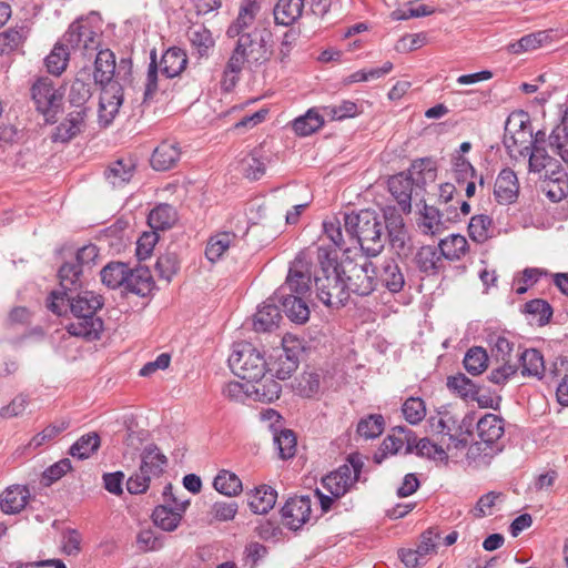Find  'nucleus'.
I'll list each match as a JSON object with an SVG mask.
<instances>
[{"label":"nucleus","mask_w":568,"mask_h":568,"mask_svg":"<svg viewBox=\"0 0 568 568\" xmlns=\"http://www.w3.org/2000/svg\"><path fill=\"white\" fill-rule=\"evenodd\" d=\"M91 83L84 79L77 77L70 88L69 100L78 110L85 109L84 104L91 98Z\"/></svg>","instance_id":"nucleus-58"},{"label":"nucleus","mask_w":568,"mask_h":568,"mask_svg":"<svg viewBox=\"0 0 568 568\" xmlns=\"http://www.w3.org/2000/svg\"><path fill=\"white\" fill-rule=\"evenodd\" d=\"M229 366L234 375L247 382H258L267 372V361L261 351L250 343H239L229 356Z\"/></svg>","instance_id":"nucleus-7"},{"label":"nucleus","mask_w":568,"mask_h":568,"mask_svg":"<svg viewBox=\"0 0 568 568\" xmlns=\"http://www.w3.org/2000/svg\"><path fill=\"white\" fill-rule=\"evenodd\" d=\"M351 463L352 466L343 465L322 480L323 486L335 498L344 496L358 479L362 465L354 463L353 459Z\"/></svg>","instance_id":"nucleus-17"},{"label":"nucleus","mask_w":568,"mask_h":568,"mask_svg":"<svg viewBox=\"0 0 568 568\" xmlns=\"http://www.w3.org/2000/svg\"><path fill=\"white\" fill-rule=\"evenodd\" d=\"M65 313L68 307L75 320L71 322L67 329L73 336L83 337L87 341L99 339L103 331V321L95 316L98 310L103 306V300L100 295L91 291H82L67 294Z\"/></svg>","instance_id":"nucleus-2"},{"label":"nucleus","mask_w":568,"mask_h":568,"mask_svg":"<svg viewBox=\"0 0 568 568\" xmlns=\"http://www.w3.org/2000/svg\"><path fill=\"white\" fill-rule=\"evenodd\" d=\"M339 272L344 277L346 293L358 296H368L372 294L377 284V270L375 265L365 260L364 263H355L351 258L339 262Z\"/></svg>","instance_id":"nucleus-9"},{"label":"nucleus","mask_w":568,"mask_h":568,"mask_svg":"<svg viewBox=\"0 0 568 568\" xmlns=\"http://www.w3.org/2000/svg\"><path fill=\"white\" fill-rule=\"evenodd\" d=\"M549 145L566 163H568V110L562 115L561 123L549 135Z\"/></svg>","instance_id":"nucleus-41"},{"label":"nucleus","mask_w":568,"mask_h":568,"mask_svg":"<svg viewBox=\"0 0 568 568\" xmlns=\"http://www.w3.org/2000/svg\"><path fill=\"white\" fill-rule=\"evenodd\" d=\"M432 432L447 437V449H463L467 446V438L462 430V425L449 412L438 413L429 418Z\"/></svg>","instance_id":"nucleus-16"},{"label":"nucleus","mask_w":568,"mask_h":568,"mask_svg":"<svg viewBox=\"0 0 568 568\" xmlns=\"http://www.w3.org/2000/svg\"><path fill=\"white\" fill-rule=\"evenodd\" d=\"M87 109L70 112L67 118L54 129L51 140L54 143H68L82 130Z\"/></svg>","instance_id":"nucleus-21"},{"label":"nucleus","mask_w":568,"mask_h":568,"mask_svg":"<svg viewBox=\"0 0 568 568\" xmlns=\"http://www.w3.org/2000/svg\"><path fill=\"white\" fill-rule=\"evenodd\" d=\"M410 175L399 173L388 180V190L404 212H409L413 196H419L424 184L434 181L436 168L430 159L414 161Z\"/></svg>","instance_id":"nucleus-5"},{"label":"nucleus","mask_w":568,"mask_h":568,"mask_svg":"<svg viewBox=\"0 0 568 568\" xmlns=\"http://www.w3.org/2000/svg\"><path fill=\"white\" fill-rule=\"evenodd\" d=\"M255 385H251V396L255 400L263 403H272L277 399L282 392V386L278 382L273 378H266L263 381L254 382Z\"/></svg>","instance_id":"nucleus-48"},{"label":"nucleus","mask_w":568,"mask_h":568,"mask_svg":"<svg viewBox=\"0 0 568 568\" xmlns=\"http://www.w3.org/2000/svg\"><path fill=\"white\" fill-rule=\"evenodd\" d=\"M70 50L63 42L58 41L51 52L45 57L44 64L49 73L60 75L68 67Z\"/></svg>","instance_id":"nucleus-44"},{"label":"nucleus","mask_w":568,"mask_h":568,"mask_svg":"<svg viewBox=\"0 0 568 568\" xmlns=\"http://www.w3.org/2000/svg\"><path fill=\"white\" fill-rule=\"evenodd\" d=\"M378 278L383 286L390 293H399L405 285V276L398 263L394 258H386L383 261Z\"/></svg>","instance_id":"nucleus-26"},{"label":"nucleus","mask_w":568,"mask_h":568,"mask_svg":"<svg viewBox=\"0 0 568 568\" xmlns=\"http://www.w3.org/2000/svg\"><path fill=\"white\" fill-rule=\"evenodd\" d=\"M297 346L290 347L284 339L282 346L273 349L267 361V372L277 379L285 381L297 369L300 358Z\"/></svg>","instance_id":"nucleus-15"},{"label":"nucleus","mask_w":568,"mask_h":568,"mask_svg":"<svg viewBox=\"0 0 568 568\" xmlns=\"http://www.w3.org/2000/svg\"><path fill=\"white\" fill-rule=\"evenodd\" d=\"M416 438L414 433L406 427H396L393 434L384 438L381 450L382 457L387 454L395 455L405 448V453H409L413 448Z\"/></svg>","instance_id":"nucleus-23"},{"label":"nucleus","mask_w":568,"mask_h":568,"mask_svg":"<svg viewBox=\"0 0 568 568\" xmlns=\"http://www.w3.org/2000/svg\"><path fill=\"white\" fill-rule=\"evenodd\" d=\"M384 428V417L381 414H371L358 422L356 432L365 439H374L382 435Z\"/></svg>","instance_id":"nucleus-55"},{"label":"nucleus","mask_w":568,"mask_h":568,"mask_svg":"<svg viewBox=\"0 0 568 568\" xmlns=\"http://www.w3.org/2000/svg\"><path fill=\"white\" fill-rule=\"evenodd\" d=\"M168 459L164 454H162L159 447L154 444L148 445L144 447L141 454V465L140 468L145 475H150L152 477H159L166 466Z\"/></svg>","instance_id":"nucleus-30"},{"label":"nucleus","mask_w":568,"mask_h":568,"mask_svg":"<svg viewBox=\"0 0 568 568\" xmlns=\"http://www.w3.org/2000/svg\"><path fill=\"white\" fill-rule=\"evenodd\" d=\"M172 489L171 484L164 487L163 497L165 505L155 507L152 514L154 525L165 531H173L178 528L182 519V513H184L189 505V501H179L174 497Z\"/></svg>","instance_id":"nucleus-14"},{"label":"nucleus","mask_w":568,"mask_h":568,"mask_svg":"<svg viewBox=\"0 0 568 568\" xmlns=\"http://www.w3.org/2000/svg\"><path fill=\"white\" fill-rule=\"evenodd\" d=\"M236 239V234L230 231L217 232L210 236L205 247L206 258L212 263L221 260L224 253L235 244Z\"/></svg>","instance_id":"nucleus-33"},{"label":"nucleus","mask_w":568,"mask_h":568,"mask_svg":"<svg viewBox=\"0 0 568 568\" xmlns=\"http://www.w3.org/2000/svg\"><path fill=\"white\" fill-rule=\"evenodd\" d=\"M519 193V183L516 173L509 169H503L495 181L494 195L499 204L514 203Z\"/></svg>","instance_id":"nucleus-20"},{"label":"nucleus","mask_w":568,"mask_h":568,"mask_svg":"<svg viewBox=\"0 0 568 568\" xmlns=\"http://www.w3.org/2000/svg\"><path fill=\"white\" fill-rule=\"evenodd\" d=\"M294 389L302 397H315L321 390V375L317 372H304L296 378Z\"/></svg>","instance_id":"nucleus-51"},{"label":"nucleus","mask_w":568,"mask_h":568,"mask_svg":"<svg viewBox=\"0 0 568 568\" xmlns=\"http://www.w3.org/2000/svg\"><path fill=\"white\" fill-rule=\"evenodd\" d=\"M150 64L146 74L144 98L150 99L158 91V71L168 78L178 77L187 64L186 53L176 47L169 48L162 55L160 64L156 62V51L150 52Z\"/></svg>","instance_id":"nucleus-8"},{"label":"nucleus","mask_w":568,"mask_h":568,"mask_svg":"<svg viewBox=\"0 0 568 568\" xmlns=\"http://www.w3.org/2000/svg\"><path fill=\"white\" fill-rule=\"evenodd\" d=\"M479 439L489 444L500 445L499 439L505 434V420L495 414H485L476 425Z\"/></svg>","instance_id":"nucleus-24"},{"label":"nucleus","mask_w":568,"mask_h":568,"mask_svg":"<svg viewBox=\"0 0 568 568\" xmlns=\"http://www.w3.org/2000/svg\"><path fill=\"white\" fill-rule=\"evenodd\" d=\"M519 153L529 155V171L539 173L545 170L546 175L549 171L555 173L552 168L557 166V161L549 156L544 148L539 145L525 146L519 150Z\"/></svg>","instance_id":"nucleus-36"},{"label":"nucleus","mask_w":568,"mask_h":568,"mask_svg":"<svg viewBox=\"0 0 568 568\" xmlns=\"http://www.w3.org/2000/svg\"><path fill=\"white\" fill-rule=\"evenodd\" d=\"M176 220V212L170 204L163 203L155 206L148 215V223L153 230L170 229Z\"/></svg>","instance_id":"nucleus-45"},{"label":"nucleus","mask_w":568,"mask_h":568,"mask_svg":"<svg viewBox=\"0 0 568 568\" xmlns=\"http://www.w3.org/2000/svg\"><path fill=\"white\" fill-rule=\"evenodd\" d=\"M324 116L316 109H310L304 115L294 120L293 129L296 134L307 136L323 126Z\"/></svg>","instance_id":"nucleus-46"},{"label":"nucleus","mask_w":568,"mask_h":568,"mask_svg":"<svg viewBox=\"0 0 568 568\" xmlns=\"http://www.w3.org/2000/svg\"><path fill=\"white\" fill-rule=\"evenodd\" d=\"M442 255L449 261L462 260L469 251V245L464 235L450 234L439 242Z\"/></svg>","instance_id":"nucleus-38"},{"label":"nucleus","mask_w":568,"mask_h":568,"mask_svg":"<svg viewBox=\"0 0 568 568\" xmlns=\"http://www.w3.org/2000/svg\"><path fill=\"white\" fill-rule=\"evenodd\" d=\"M312 514V504L308 496L290 498L281 509L283 524L291 530H298L305 525Z\"/></svg>","instance_id":"nucleus-18"},{"label":"nucleus","mask_w":568,"mask_h":568,"mask_svg":"<svg viewBox=\"0 0 568 568\" xmlns=\"http://www.w3.org/2000/svg\"><path fill=\"white\" fill-rule=\"evenodd\" d=\"M346 233L359 244L366 256L375 257L384 248V224L377 212L361 210L344 215Z\"/></svg>","instance_id":"nucleus-4"},{"label":"nucleus","mask_w":568,"mask_h":568,"mask_svg":"<svg viewBox=\"0 0 568 568\" xmlns=\"http://www.w3.org/2000/svg\"><path fill=\"white\" fill-rule=\"evenodd\" d=\"M133 169L131 161L118 160L108 166L104 176L113 187H120L131 180Z\"/></svg>","instance_id":"nucleus-42"},{"label":"nucleus","mask_w":568,"mask_h":568,"mask_svg":"<svg viewBox=\"0 0 568 568\" xmlns=\"http://www.w3.org/2000/svg\"><path fill=\"white\" fill-rule=\"evenodd\" d=\"M312 262L306 253L300 252L291 263L285 283L275 292L273 301L281 303L286 316L297 324L310 317L304 300L311 288Z\"/></svg>","instance_id":"nucleus-1"},{"label":"nucleus","mask_w":568,"mask_h":568,"mask_svg":"<svg viewBox=\"0 0 568 568\" xmlns=\"http://www.w3.org/2000/svg\"><path fill=\"white\" fill-rule=\"evenodd\" d=\"M470 239L477 243H485L494 235L493 220L486 214L474 215L468 224Z\"/></svg>","instance_id":"nucleus-43"},{"label":"nucleus","mask_w":568,"mask_h":568,"mask_svg":"<svg viewBox=\"0 0 568 568\" xmlns=\"http://www.w3.org/2000/svg\"><path fill=\"white\" fill-rule=\"evenodd\" d=\"M60 42L70 51H80L82 54L93 52L99 47V36L87 18L72 22Z\"/></svg>","instance_id":"nucleus-12"},{"label":"nucleus","mask_w":568,"mask_h":568,"mask_svg":"<svg viewBox=\"0 0 568 568\" xmlns=\"http://www.w3.org/2000/svg\"><path fill=\"white\" fill-rule=\"evenodd\" d=\"M447 387L463 399L474 400L478 394L477 385L466 375L459 373L447 378Z\"/></svg>","instance_id":"nucleus-50"},{"label":"nucleus","mask_w":568,"mask_h":568,"mask_svg":"<svg viewBox=\"0 0 568 568\" xmlns=\"http://www.w3.org/2000/svg\"><path fill=\"white\" fill-rule=\"evenodd\" d=\"M155 268L161 278L171 281L180 270V260L175 253L168 252L159 256Z\"/></svg>","instance_id":"nucleus-62"},{"label":"nucleus","mask_w":568,"mask_h":568,"mask_svg":"<svg viewBox=\"0 0 568 568\" xmlns=\"http://www.w3.org/2000/svg\"><path fill=\"white\" fill-rule=\"evenodd\" d=\"M514 343L504 336H495L490 338L491 356L501 363H511V353Z\"/></svg>","instance_id":"nucleus-63"},{"label":"nucleus","mask_w":568,"mask_h":568,"mask_svg":"<svg viewBox=\"0 0 568 568\" xmlns=\"http://www.w3.org/2000/svg\"><path fill=\"white\" fill-rule=\"evenodd\" d=\"M418 227L423 234L436 235L442 233L446 229V225L439 210L435 206L425 204L420 212Z\"/></svg>","instance_id":"nucleus-39"},{"label":"nucleus","mask_w":568,"mask_h":568,"mask_svg":"<svg viewBox=\"0 0 568 568\" xmlns=\"http://www.w3.org/2000/svg\"><path fill=\"white\" fill-rule=\"evenodd\" d=\"M181 149L175 141H163L154 150L151 165L156 171H168L180 160Z\"/></svg>","instance_id":"nucleus-22"},{"label":"nucleus","mask_w":568,"mask_h":568,"mask_svg":"<svg viewBox=\"0 0 568 568\" xmlns=\"http://www.w3.org/2000/svg\"><path fill=\"white\" fill-rule=\"evenodd\" d=\"M100 436L92 432L82 435L71 447L70 455L79 459H87L93 455L100 447Z\"/></svg>","instance_id":"nucleus-49"},{"label":"nucleus","mask_w":568,"mask_h":568,"mask_svg":"<svg viewBox=\"0 0 568 568\" xmlns=\"http://www.w3.org/2000/svg\"><path fill=\"white\" fill-rule=\"evenodd\" d=\"M501 449V445L489 444L479 439L469 445L466 456L468 462L475 464L477 467L488 466Z\"/></svg>","instance_id":"nucleus-34"},{"label":"nucleus","mask_w":568,"mask_h":568,"mask_svg":"<svg viewBox=\"0 0 568 568\" xmlns=\"http://www.w3.org/2000/svg\"><path fill=\"white\" fill-rule=\"evenodd\" d=\"M32 100L45 122H54L61 109L63 94L49 78L38 79L31 88Z\"/></svg>","instance_id":"nucleus-11"},{"label":"nucleus","mask_w":568,"mask_h":568,"mask_svg":"<svg viewBox=\"0 0 568 568\" xmlns=\"http://www.w3.org/2000/svg\"><path fill=\"white\" fill-rule=\"evenodd\" d=\"M440 538L439 532L429 528L420 535L419 542L417 545V554H419L425 561L427 557L437 552V540Z\"/></svg>","instance_id":"nucleus-64"},{"label":"nucleus","mask_w":568,"mask_h":568,"mask_svg":"<svg viewBox=\"0 0 568 568\" xmlns=\"http://www.w3.org/2000/svg\"><path fill=\"white\" fill-rule=\"evenodd\" d=\"M442 257L444 256L440 251L438 252L437 247L425 245L417 251L415 255V263L422 273L435 275L443 266Z\"/></svg>","instance_id":"nucleus-32"},{"label":"nucleus","mask_w":568,"mask_h":568,"mask_svg":"<svg viewBox=\"0 0 568 568\" xmlns=\"http://www.w3.org/2000/svg\"><path fill=\"white\" fill-rule=\"evenodd\" d=\"M258 10L260 6L255 0H244V4L241 6L237 18L229 26L226 30L227 37L240 38L242 34H244V30L253 23Z\"/></svg>","instance_id":"nucleus-29"},{"label":"nucleus","mask_w":568,"mask_h":568,"mask_svg":"<svg viewBox=\"0 0 568 568\" xmlns=\"http://www.w3.org/2000/svg\"><path fill=\"white\" fill-rule=\"evenodd\" d=\"M488 366V355L485 348L474 346L469 348L464 357L465 369L476 376L486 371Z\"/></svg>","instance_id":"nucleus-53"},{"label":"nucleus","mask_w":568,"mask_h":568,"mask_svg":"<svg viewBox=\"0 0 568 568\" xmlns=\"http://www.w3.org/2000/svg\"><path fill=\"white\" fill-rule=\"evenodd\" d=\"M213 486L225 496H236L242 491L241 479L229 470H221L214 478Z\"/></svg>","instance_id":"nucleus-54"},{"label":"nucleus","mask_w":568,"mask_h":568,"mask_svg":"<svg viewBox=\"0 0 568 568\" xmlns=\"http://www.w3.org/2000/svg\"><path fill=\"white\" fill-rule=\"evenodd\" d=\"M523 376L542 378L546 372L545 361L541 353L536 348L525 349L520 355Z\"/></svg>","instance_id":"nucleus-40"},{"label":"nucleus","mask_w":568,"mask_h":568,"mask_svg":"<svg viewBox=\"0 0 568 568\" xmlns=\"http://www.w3.org/2000/svg\"><path fill=\"white\" fill-rule=\"evenodd\" d=\"M123 287L139 296H146L153 288L151 272L146 267L130 268L128 266V275Z\"/></svg>","instance_id":"nucleus-28"},{"label":"nucleus","mask_w":568,"mask_h":568,"mask_svg":"<svg viewBox=\"0 0 568 568\" xmlns=\"http://www.w3.org/2000/svg\"><path fill=\"white\" fill-rule=\"evenodd\" d=\"M323 113L332 121H343L356 116L359 113V109L355 102L344 100L336 105L323 106Z\"/></svg>","instance_id":"nucleus-56"},{"label":"nucleus","mask_w":568,"mask_h":568,"mask_svg":"<svg viewBox=\"0 0 568 568\" xmlns=\"http://www.w3.org/2000/svg\"><path fill=\"white\" fill-rule=\"evenodd\" d=\"M383 217L392 248L400 257L408 256L413 250V243L402 214L395 207H386Z\"/></svg>","instance_id":"nucleus-13"},{"label":"nucleus","mask_w":568,"mask_h":568,"mask_svg":"<svg viewBox=\"0 0 568 568\" xmlns=\"http://www.w3.org/2000/svg\"><path fill=\"white\" fill-rule=\"evenodd\" d=\"M272 51L266 39L258 32L242 34L229 59L232 70H244L256 68L270 60Z\"/></svg>","instance_id":"nucleus-6"},{"label":"nucleus","mask_w":568,"mask_h":568,"mask_svg":"<svg viewBox=\"0 0 568 568\" xmlns=\"http://www.w3.org/2000/svg\"><path fill=\"white\" fill-rule=\"evenodd\" d=\"M128 266L122 262H110L100 272L102 283L112 290L123 286L128 275Z\"/></svg>","instance_id":"nucleus-47"},{"label":"nucleus","mask_w":568,"mask_h":568,"mask_svg":"<svg viewBox=\"0 0 568 568\" xmlns=\"http://www.w3.org/2000/svg\"><path fill=\"white\" fill-rule=\"evenodd\" d=\"M317 260L320 271L315 274L314 282L318 300L329 307L344 306L348 301V294L339 272L336 252L318 247Z\"/></svg>","instance_id":"nucleus-3"},{"label":"nucleus","mask_w":568,"mask_h":568,"mask_svg":"<svg viewBox=\"0 0 568 568\" xmlns=\"http://www.w3.org/2000/svg\"><path fill=\"white\" fill-rule=\"evenodd\" d=\"M402 413L406 422L417 425L426 416V405L420 397H409L403 403Z\"/></svg>","instance_id":"nucleus-57"},{"label":"nucleus","mask_w":568,"mask_h":568,"mask_svg":"<svg viewBox=\"0 0 568 568\" xmlns=\"http://www.w3.org/2000/svg\"><path fill=\"white\" fill-rule=\"evenodd\" d=\"M282 315L274 302H265L255 313L253 326L256 332H270L277 327Z\"/></svg>","instance_id":"nucleus-37"},{"label":"nucleus","mask_w":568,"mask_h":568,"mask_svg":"<svg viewBox=\"0 0 568 568\" xmlns=\"http://www.w3.org/2000/svg\"><path fill=\"white\" fill-rule=\"evenodd\" d=\"M303 9L304 0H277L273 9L275 23L292 26L301 18Z\"/></svg>","instance_id":"nucleus-31"},{"label":"nucleus","mask_w":568,"mask_h":568,"mask_svg":"<svg viewBox=\"0 0 568 568\" xmlns=\"http://www.w3.org/2000/svg\"><path fill=\"white\" fill-rule=\"evenodd\" d=\"M82 272L83 268L80 267L79 264L74 262H65L59 268V283L60 288L52 291L48 298V308L57 314L62 315V312L65 310V297L69 293L79 292L82 287Z\"/></svg>","instance_id":"nucleus-10"},{"label":"nucleus","mask_w":568,"mask_h":568,"mask_svg":"<svg viewBox=\"0 0 568 568\" xmlns=\"http://www.w3.org/2000/svg\"><path fill=\"white\" fill-rule=\"evenodd\" d=\"M277 493L270 486L262 485L248 496V506L255 514H267L275 505Z\"/></svg>","instance_id":"nucleus-35"},{"label":"nucleus","mask_w":568,"mask_h":568,"mask_svg":"<svg viewBox=\"0 0 568 568\" xmlns=\"http://www.w3.org/2000/svg\"><path fill=\"white\" fill-rule=\"evenodd\" d=\"M274 443L282 459L291 458L296 452V437L293 430L282 429L274 435Z\"/></svg>","instance_id":"nucleus-61"},{"label":"nucleus","mask_w":568,"mask_h":568,"mask_svg":"<svg viewBox=\"0 0 568 568\" xmlns=\"http://www.w3.org/2000/svg\"><path fill=\"white\" fill-rule=\"evenodd\" d=\"M123 103V90L119 83L102 87L99 102V121L109 125L118 114Z\"/></svg>","instance_id":"nucleus-19"},{"label":"nucleus","mask_w":568,"mask_h":568,"mask_svg":"<svg viewBox=\"0 0 568 568\" xmlns=\"http://www.w3.org/2000/svg\"><path fill=\"white\" fill-rule=\"evenodd\" d=\"M187 38L202 57L206 55L207 51L214 45L211 31L202 24L191 27L187 32Z\"/></svg>","instance_id":"nucleus-52"},{"label":"nucleus","mask_w":568,"mask_h":568,"mask_svg":"<svg viewBox=\"0 0 568 568\" xmlns=\"http://www.w3.org/2000/svg\"><path fill=\"white\" fill-rule=\"evenodd\" d=\"M115 73V55L109 50H100L97 53L94 61V81L101 87L109 85L111 83H118L113 81V77Z\"/></svg>","instance_id":"nucleus-25"},{"label":"nucleus","mask_w":568,"mask_h":568,"mask_svg":"<svg viewBox=\"0 0 568 568\" xmlns=\"http://www.w3.org/2000/svg\"><path fill=\"white\" fill-rule=\"evenodd\" d=\"M548 36L545 31H539L536 33H530L524 36L515 43H510L508 49L511 53L520 54L526 51H531L539 48L546 40Z\"/></svg>","instance_id":"nucleus-60"},{"label":"nucleus","mask_w":568,"mask_h":568,"mask_svg":"<svg viewBox=\"0 0 568 568\" xmlns=\"http://www.w3.org/2000/svg\"><path fill=\"white\" fill-rule=\"evenodd\" d=\"M524 312L531 315L539 325L547 324L552 316V308L545 300L536 298L527 302Z\"/></svg>","instance_id":"nucleus-59"},{"label":"nucleus","mask_w":568,"mask_h":568,"mask_svg":"<svg viewBox=\"0 0 568 568\" xmlns=\"http://www.w3.org/2000/svg\"><path fill=\"white\" fill-rule=\"evenodd\" d=\"M30 491L26 486L8 487L0 495V508L4 514H18L27 505Z\"/></svg>","instance_id":"nucleus-27"}]
</instances>
